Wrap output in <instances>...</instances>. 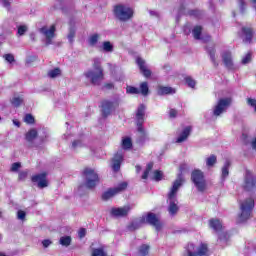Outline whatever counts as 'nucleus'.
<instances>
[{"label":"nucleus","mask_w":256,"mask_h":256,"mask_svg":"<svg viewBox=\"0 0 256 256\" xmlns=\"http://www.w3.org/2000/svg\"><path fill=\"white\" fill-rule=\"evenodd\" d=\"M25 177H27V172H20V173H19V179H20V180L25 179Z\"/></svg>","instance_id":"59"},{"label":"nucleus","mask_w":256,"mask_h":256,"mask_svg":"<svg viewBox=\"0 0 256 256\" xmlns=\"http://www.w3.org/2000/svg\"><path fill=\"white\" fill-rule=\"evenodd\" d=\"M127 189V182H122L118 184L114 188L108 189L106 192L102 194L103 201H108V199H111V197H115V195H119V193H122V191H125Z\"/></svg>","instance_id":"10"},{"label":"nucleus","mask_w":256,"mask_h":256,"mask_svg":"<svg viewBox=\"0 0 256 256\" xmlns=\"http://www.w3.org/2000/svg\"><path fill=\"white\" fill-rule=\"evenodd\" d=\"M153 179L154 181H161V179H163V172L156 170L153 173Z\"/></svg>","instance_id":"42"},{"label":"nucleus","mask_w":256,"mask_h":256,"mask_svg":"<svg viewBox=\"0 0 256 256\" xmlns=\"http://www.w3.org/2000/svg\"><path fill=\"white\" fill-rule=\"evenodd\" d=\"M222 63L229 71L235 69V63L233 62V53L230 50H225L221 53Z\"/></svg>","instance_id":"13"},{"label":"nucleus","mask_w":256,"mask_h":256,"mask_svg":"<svg viewBox=\"0 0 256 256\" xmlns=\"http://www.w3.org/2000/svg\"><path fill=\"white\" fill-rule=\"evenodd\" d=\"M139 93L143 95L144 97H147L149 95V84L147 82H142L140 84Z\"/></svg>","instance_id":"27"},{"label":"nucleus","mask_w":256,"mask_h":256,"mask_svg":"<svg viewBox=\"0 0 256 256\" xmlns=\"http://www.w3.org/2000/svg\"><path fill=\"white\" fill-rule=\"evenodd\" d=\"M254 7L256 8V0H252Z\"/></svg>","instance_id":"64"},{"label":"nucleus","mask_w":256,"mask_h":256,"mask_svg":"<svg viewBox=\"0 0 256 256\" xmlns=\"http://www.w3.org/2000/svg\"><path fill=\"white\" fill-rule=\"evenodd\" d=\"M83 145V140H75L72 143V149H79Z\"/></svg>","instance_id":"48"},{"label":"nucleus","mask_w":256,"mask_h":256,"mask_svg":"<svg viewBox=\"0 0 256 256\" xmlns=\"http://www.w3.org/2000/svg\"><path fill=\"white\" fill-rule=\"evenodd\" d=\"M184 81L186 85H188V87H190L191 89H195V85H197V81H195V79H193L191 76H186L184 78Z\"/></svg>","instance_id":"33"},{"label":"nucleus","mask_w":256,"mask_h":256,"mask_svg":"<svg viewBox=\"0 0 256 256\" xmlns=\"http://www.w3.org/2000/svg\"><path fill=\"white\" fill-rule=\"evenodd\" d=\"M133 147V142L131 141V138L129 137H124L122 139V149H131Z\"/></svg>","instance_id":"29"},{"label":"nucleus","mask_w":256,"mask_h":256,"mask_svg":"<svg viewBox=\"0 0 256 256\" xmlns=\"http://www.w3.org/2000/svg\"><path fill=\"white\" fill-rule=\"evenodd\" d=\"M61 75V69L54 68L48 72V77H51V79H55V77H59Z\"/></svg>","instance_id":"35"},{"label":"nucleus","mask_w":256,"mask_h":256,"mask_svg":"<svg viewBox=\"0 0 256 256\" xmlns=\"http://www.w3.org/2000/svg\"><path fill=\"white\" fill-rule=\"evenodd\" d=\"M85 235H87V230L85 228H81L79 231H78V237L80 239H83V237H85Z\"/></svg>","instance_id":"52"},{"label":"nucleus","mask_w":256,"mask_h":256,"mask_svg":"<svg viewBox=\"0 0 256 256\" xmlns=\"http://www.w3.org/2000/svg\"><path fill=\"white\" fill-rule=\"evenodd\" d=\"M209 225L214 231H221V229H223V224H221L219 219H211Z\"/></svg>","instance_id":"26"},{"label":"nucleus","mask_w":256,"mask_h":256,"mask_svg":"<svg viewBox=\"0 0 256 256\" xmlns=\"http://www.w3.org/2000/svg\"><path fill=\"white\" fill-rule=\"evenodd\" d=\"M183 174H179L177 179L173 182L172 187L168 193V211L171 215H176L177 211H179V206H177V192L181 189V185H183Z\"/></svg>","instance_id":"1"},{"label":"nucleus","mask_w":256,"mask_h":256,"mask_svg":"<svg viewBox=\"0 0 256 256\" xmlns=\"http://www.w3.org/2000/svg\"><path fill=\"white\" fill-rule=\"evenodd\" d=\"M201 40H203L204 43H209V41H211V35L203 36Z\"/></svg>","instance_id":"57"},{"label":"nucleus","mask_w":256,"mask_h":256,"mask_svg":"<svg viewBox=\"0 0 256 256\" xmlns=\"http://www.w3.org/2000/svg\"><path fill=\"white\" fill-rule=\"evenodd\" d=\"M247 103L250 107H252V109H254L256 113V100L254 98H248Z\"/></svg>","instance_id":"49"},{"label":"nucleus","mask_w":256,"mask_h":256,"mask_svg":"<svg viewBox=\"0 0 256 256\" xmlns=\"http://www.w3.org/2000/svg\"><path fill=\"white\" fill-rule=\"evenodd\" d=\"M158 95H175L177 90L171 86H158Z\"/></svg>","instance_id":"21"},{"label":"nucleus","mask_w":256,"mask_h":256,"mask_svg":"<svg viewBox=\"0 0 256 256\" xmlns=\"http://www.w3.org/2000/svg\"><path fill=\"white\" fill-rule=\"evenodd\" d=\"M242 34L244 35V43H253V37L255 35V32L253 31V28L251 27H242L241 29Z\"/></svg>","instance_id":"20"},{"label":"nucleus","mask_w":256,"mask_h":256,"mask_svg":"<svg viewBox=\"0 0 256 256\" xmlns=\"http://www.w3.org/2000/svg\"><path fill=\"white\" fill-rule=\"evenodd\" d=\"M238 3L240 5V9L243 13V11H245V0H238Z\"/></svg>","instance_id":"56"},{"label":"nucleus","mask_w":256,"mask_h":256,"mask_svg":"<svg viewBox=\"0 0 256 256\" xmlns=\"http://www.w3.org/2000/svg\"><path fill=\"white\" fill-rule=\"evenodd\" d=\"M256 186V177L253 176V173L250 171H246V176H245V185L244 188L246 191H251L253 187Z\"/></svg>","instance_id":"19"},{"label":"nucleus","mask_w":256,"mask_h":256,"mask_svg":"<svg viewBox=\"0 0 256 256\" xmlns=\"http://www.w3.org/2000/svg\"><path fill=\"white\" fill-rule=\"evenodd\" d=\"M194 39L197 41L201 40V33H203V27L201 26H195L192 30Z\"/></svg>","instance_id":"28"},{"label":"nucleus","mask_w":256,"mask_h":256,"mask_svg":"<svg viewBox=\"0 0 256 256\" xmlns=\"http://www.w3.org/2000/svg\"><path fill=\"white\" fill-rule=\"evenodd\" d=\"M92 256H107V253L103 251V248L94 249Z\"/></svg>","instance_id":"40"},{"label":"nucleus","mask_w":256,"mask_h":256,"mask_svg":"<svg viewBox=\"0 0 256 256\" xmlns=\"http://www.w3.org/2000/svg\"><path fill=\"white\" fill-rule=\"evenodd\" d=\"M136 63L139 67L140 73L143 75V77H145L146 79H149V77H151L152 72L150 69L147 68V63L145 62V60L141 57H138L136 59Z\"/></svg>","instance_id":"14"},{"label":"nucleus","mask_w":256,"mask_h":256,"mask_svg":"<svg viewBox=\"0 0 256 256\" xmlns=\"http://www.w3.org/2000/svg\"><path fill=\"white\" fill-rule=\"evenodd\" d=\"M169 117H170V119H175V117H177V110L171 109L169 111Z\"/></svg>","instance_id":"53"},{"label":"nucleus","mask_w":256,"mask_h":256,"mask_svg":"<svg viewBox=\"0 0 256 256\" xmlns=\"http://www.w3.org/2000/svg\"><path fill=\"white\" fill-rule=\"evenodd\" d=\"M149 253V245H142L141 247H140V249H139V254L141 255V256H145V255H147Z\"/></svg>","instance_id":"41"},{"label":"nucleus","mask_w":256,"mask_h":256,"mask_svg":"<svg viewBox=\"0 0 256 256\" xmlns=\"http://www.w3.org/2000/svg\"><path fill=\"white\" fill-rule=\"evenodd\" d=\"M251 52H248L245 57L242 59V65H247V63H251Z\"/></svg>","instance_id":"45"},{"label":"nucleus","mask_w":256,"mask_h":256,"mask_svg":"<svg viewBox=\"0 0 256 256\" xmlns=\"http://www.w3.org/2000/svg\"><path fill=\"white\" fill-rule=\"evenodd\" d=\"M152 170H153V163L150 162L146 166V169H145V171H144V173L142 175V179H147L149 177L150 171H152Z\"/></svg>","instance_id":"36"},{"label":"nucleus","mask_w":256,"mask_h":256,"mask_svg":"<svg viewBox=\"0 0 256 256\" xmlns=\"http://www.w3.org/2000/svg\"><path fill=\"white\" fill-rule=\"evenodd\" d=\"M180 171H181V173H183V171H185V164H182V165L180 166Z\"/></svg>","instance_id":"61"},{"label":"nucleus","mask_w":256,"mask_h":256,"mask_svg":"<svg viewBox=\"0 0 256 256\" xmlns=\"http://www.w3.org/2000/svg\"><path fill=\"white\" fill-rule=\"evenodd\" d=\"M59 243L63 247H69V245H71V236H62L59 240Z\"/></svg>","instance_id":"32"},{"label":"nucleus","mask_w":256,"mask_h":256,"mask_svg":"<svg viewBox=\"0 0 256 256\" xmlns=\"http://www.w3.org/2000/svg\"><path fill=\"white\" fill-rule=\"evenodd\" d=\"M25 33H27V26H25V25L18 26L17 34L20 36H23V35H25Z\"/></svg>","instance_id":"46"},{"label":"nucleus","mask_w":256,"mask_h":256,"mask_svg":"<svg viewBox=\"0 0 256 256\" xmlns=\"http://www.w3.org/2000/svg\"><path fill=\"white\" fill-rule=\"evenodd\" d=\"M19 169H21V163L15 162L12 164L11 171L15 172V171H19Z\"/></svg>","instance_id":"51"},{"label":"nucleus","mask_w":256,"mask_h":256,"mask_svg":"<svg viewBox=\"0 0 256 256\" xmlns=\"http://www.w3.org/2000/svg\"><path fill=\"white\" fill-rule=\"evenodd\" d=\"M113 13L118 21H122L123 23H125L126 21L133 19V15L135 12L129 6L117 4L114 6Z\"/></svg>","instance_id":"5"},{"label":"nucleus","mask_w":256,"mask_h":256,"mask_svg":"<svg viewBox=\"0 0 256 256\" xmlns=\"http://www.w3.org/2000/svg\"><path fill=\"white\" fill-rule=\"evenodd\" d=\"M13 125H15L16 127H21V123L19 122V120H13Z\"/></svg>","instance_id":"60"},{"label":"nucleus","mask_w":256,"mask_h":256,"mask_svg":"<svg viewBox=\"0 0 256 256\" xmlns=\"http://www.w3.org/2000/svg\"><path fill=\"white\" fill-rule=\"evenodd\" d=\"M75 29L71 28L68 34V40L70 41V43H73V39H75Z\"/></svg>","instance_id":"50"},{"label":"nucleus","mask_w":256,"mask_h":256,"mask_svg":"<svg viewBox=\"0 0 256 256\" xmlns=\"http://www.w3.org/2000/svg\"><path fill=\"white\" fill-rule=\"evenodd\" d=\"M3 5H4V7H7V9H10L11 2H9V0H3Z\"/></svg>","instance_id":"58"},{"label":"nucleus","mask_w":256,"mask_h":256,"mask_svg":"<svg viewBox=\"0 0 256 256\" xmlns=\"http://www.w3.org/2000/svg\"><path fill=\"white\" fill-rule=\"evenodd\" d=\"M3 58L5 61H7V63H15V56L11 53L5 54Z\"/></svg>","instance_id":"43"},{"label":"nucleus","mask_w":256,"mask_h":256,"mask_svg":"<svg viewBox=\"0 0 256 256\" xmlns=\"http://www.w3.org/2000/svg\"><path fill=\"white\" fill-rule=\"evenodd\" d=\"M191 180L200 193H203V191L207 189V181L205 180V174L203 171L199 169L192 171Z\"/></svg>","instance_id":"8"},{"label":"nucleus","mask_w":256,"mask_h":256,"mask_svg":"<svg viewBox=\"0 0 256 256\" xmlns=\"http://www.w3.org/2000/svg\"><path fill=\"white\" fill-rule=\"evenodd\" d=\"M104 89H107L108 91H111V89H115V85L113 83H105Z\"/></svg>","instance_id":"54"},{"label":"nucleus","mask_w":256,"mask_h":256,"mask_svg":"<svg viewBox=\"0 0 256 256\" xmlns=\"http://www.w3.org/2000/svg\"><path fill=\"white\" fill-rule=\"evenodd\" d=\"M99 34H92L89 37L88 43L90 45V47H95V45H97V43H99Z\"/></svg>","instance_id":"31"},{"label":"nucleus","mask_w":256,"mask_h":256,"mask_svg":"<svg viewBox=\"0 0 256 256\" xmlns=\"http://www.w3.org/2000/svg\"><path fill=\"white\" fill-rule=\"evenodd\" d=\"M24 121H25V123L32 125V123H35V118L31 114H26L24 117Z\"/></svg>","instance_id":"44"},{"label":"nucleus","mask_w":256,"mask_h":256,"mask_svg":"<svg viewBox=\"0 0 256 256\" xmlns=\"http://www.w3.org/2000/svg\"><path fill=\"white\" fill-rule=\"evenodd\" d=\"M121 163H123V150L118 151L112 159L113 171H119L121 169Z\"/></svg>","instance_id":"18"},{"label":"nucleus","mask_w":256,"mask_h":256,"mask_svg":"<svg viewBox=\"0 0 256 256\" xmlns=\"http://www.w3.org/2000/svg\"><path fill=\"white\" fill-rule=\"evenodd\" d=\"M215 163H217V156H215V155H211L210 157H208L206 159V165L208 167H213V165H215Z\"/></svg>","instance_id":"38"},{"label":"nucleus","mask_w":256,"mask_h":256,"mask_svg":"<svg viewBox=\"0 0 256 256\" xmlns=\"http://www.w3.org/2000/svg\"><path fill=\"white\" fill-rule=\"evenodd\" d=\"M191 135V126L185 127L180 135L178 136L176 143H183V141H187V138Z\"/></svg>","instance_id":"22"},{"label":"nucleus","mask_w":256,"mask_h":256,"mask_svg":"<svg viewBox=\"0 0 256 256\" xmlns=\"http://www.w3.org/2000/svg\"><path fill=\"white\" fill-rule=\"evenodd\" d=\"M13 107H19L23 103V99L20 97H14L11 99Z\"/></svg>","instance_id":"39"},{"label":"nucleus","mask_w":256,"mask_h":256,"mask_svg":"<svg viewBox=\"0 0 256 256\" xmlns=\"http://www.w3.org/2000/svg\"><path fill=\"white\" fill-rule=\"evenodd\" d=\"M25 217H27V213H25V211L19 210L17 212V219H19L20 221H25Z\"/></svg>","instance_id":"47"},{"label":"nucleus","mask_w":256,"mask_h":256,"mask_svg":"<svg viewBox=\"0 0 256 256\" xmlns=\"http://www.w3.org/2000/svg\"><path fill=\"white\" fill-rule=\"evenodd\" d=\"M115 107H117V103H113L109 101L102 102L101 111H102L103 117H109V115H111Z\"/></svg>","instance_id":"15"},{"label":"nucleus","mask_w":256,"mask_h":256,"mask_svg":"<svg viewBox=\"0 0 256 256\" xmlns=\"http://www.w3.org/2000/svg\"><path fill=\"white\" fill-rule=\"evenodd\" d=\"M136 171L139 173V171H141V166H136Z\"/></svg>","instance_id":"63"},{"label":"nucleus","mask_w":256,"mask_h":256,"mask_svg":"<svg viewBox=\"0 0 256 256\" xmlns=\"http://www.w3.org/2000/svg\"><path fill=\"white\" fill-rule=\"evenodd\" d=\"M206 50L208 52V55L210 57V60L213 66L219 67V62H217V57H216L217 50L215 48H211V49L206 48Z\"/></svg>","instance_id":"23"},{"label":"nucleus","mask_w":256,"mask_h":256,"mask_svg":"<svg viewBox=\"0 0 256 256\" xmlns=\"http://www.w3.org/2000/svg\"><path fill=\"white\" fill-rule=\"evenodd\" d=\"M93 68L95 70H88L84 73V77L89 79L91 85L99 86L103 79H105V73H103V66H101V61L95 59L93 63Z\"/></svg>","instance_id":"2"},{"label":"nucleus","mask_w":256,"mask_h":256,"mask_svg":"<svg viewBox=\"0 0 256 256\" xmlns=\"http://www.w3.org/2000/svg\"><path fill=\"white\" fill-rule=\"evenodd\" d=\"M102 49L105 53H113V44L109 41H104L102 44Z\"/></svg>","instance_id":"34"},{"label":"nucleus","mask_w":256,"mask_h":256,"mask_svg":"<svg viewBox=\"0 0 256 256\" xmlns=\"http://www.w3.org/2000/svg\"><path fill=\"white\" fill-rule=\"evenodd\" d=\"M227 241H229V234L227 232H221L218 234V245L225 247V245H227Z\"/></svg>","instance_id":"24"},{"label":"nucleus","mask_w":256,"mask_h":256,"mask_svg":"<svg viewBox=\"0 0 256 256\" xmlns=\"http://www.w3.org/2000/svg\"><path fill=\"white\" fill-rule=\"evenodd\" d=\"M145 109V105L140 104L136 110V124L139 133L138 143L140 145H143L145 141H149V135L145 131V128H143V123H145Z\"/></svg>","instance_id":"3"},{"label":"nucleus","mask_w":256,"mask_h":256,"mask_svg":"<svg viewBox=\"0 0 256 256\" xmlns=\"http://www.w3.org/2000/svg\"><path fill=\"white\" fill-rule=\"evenodd\" d=\"M231 103H233L231 98H222L218 100L217 104L213 108V117H221L223 113L227 112V109H229Z\"/></svg>","instance_id":"9"},{"label":"nucleus","mask_w":256,"mask_h":256,"mask_svg":"<svg viewBox=\"0 0 256 256\" xmlns=\"http://www.w3.org/2000/svg\"><path fill=\"white\" fill-rule=\"evenodd\" d=\"M37 137V130L31 129L26 133V141L28 143H32V141Z\"/></svg>","instance_id":"30"},{"label":"nucleus","mask_w":256,"mask_h":256,"mask_svg":"<svg viewBox=\"0 0 256 256\" xmlns=\"http://www.w3.org/2000/svg\"><path fill=\"white\" fill-rule=\"evenodd\" d=\"M208 251L207 244H201L198 248L193 243L187 246L188 256H207Z\"/></svg>","instance_id":"11"},{"label":"nucleus","mask_w":256,"mask_h":256,"mask_svg":"<svg viewBox=\"0 0 256 256\" xmlns=\"http://www.w3.org/2000/svg\"><path fill=\"white\" fill-rule=\"evenodd\" d=\"M253 207H255V200L253 198H248L240 203L239 223H244V221L251 218Z\"/></svg>","instance_id":"6"},{"label":"nucleus","mask_w":256,"mask_h":256,"mask_svg":"<svg viewBox=\"0 0 256 256\" xmlns=\"http://www.w3.org/2000/svg\"><path fill=\"white\" fill-rule=\"evenodd\" d=\"M126 93H128L130 95H139V88H137L135 86H127Z\"/></svg>","instance_id":"37"},{"label":"nucleus","mask_w":256,"mask_h":256,"mask_svg":"<svg viewBox=\"0 0 256 256\" xmlns=\"http://www.w3.org/2000/svg\"><path fill=\"white\" fill-rule=\"evenodd\" d=\"M149 223L155 227L156 231H161V220L154 213H148L146 216H143L141 219L133 221L131 225L128 227L129 231H135V229H139L143 223Z\"/></svg>","instance_id":"4"},{"label":"nucleus","mask_w":256,"mask_h":256,"mask_svg":"<svg viewBox=\"0 0 256 256\" xmlns=\"http://www.w3.org/2000/svg\"><path fill=\"white\" fill-rule=\"evenodd\" d=\"M189 13H190V15H196L197 14L196 10H190Z\"/></svg>","instance_id":"62"},{"label":"nucleus","mask_w":256,"mask_h":256,"mask_svg":"<svg viewBox=\"0 0 256 256\" xmlns=\"http://www.w3.org/2000/svg\"><path fill=\"white\" fill-rule=\"evenodd\" d=\"M229 167H231V162L229 160H226L222 167V174H221L222 181H225V179L229 177Z\"/></svg>","instance_id":"25"},{"label":"nucleus","mask_w":256,"mask_h":256,"mask_svg":"<svg viewBox=\"0 0 256 256\" xmlns=\"http://www.w3.org/2000/svg\"><path fill=\"white\" fill-rule=\"evenodd\" d=\"M51 240H49V239H46V240H43L42 241V245H43V247L45 248V249H47V247H49V245H51Z\"/></svg>","instance_id":"55"},{"label":"nucleus","mask_w":256,"mask_h":256,"mask_svg":"<svg viewBox=\"0 0 256 256\" xmlns=\"http://www.w3.org/2000/svg\"><path fill=\"white\" fill-rule=\"evenodd\" d=\"M84 185L87 189H95L99 184V175L94 169L86 168L83 171Z\"/></svg>","instance_id":"7"},{"label":"nucleus","mask_w":256,"mask_h":256,"mask_svg":"<svg viewBox=\"0 0 256 256\" xmlns=\"http://www.w3.org/2000/svg\"><path fill=\"white\" fill-rule=\"evenodd\" d=\"M131 208H129V206H124L121 208H111L110 210V215H112V217H127V215H129V211Z\"/></svg>","instance_id":"16"},{"label":"nucleus","mask_w":256,"mask_h":256,"mask_svg":"<svg viewBox=\"0 0 256 256\" xmlns=\"http://www.w3.org/2000/svg\"><path fill=\"white\" fill-rule=\"evenodd\" d=\"M55 31H57L55 24L50 26V28L43 26L39 29V33H41L46 38V45H51L53 43V39L55 38Z\"/></svg>","instance_id":"12"},{"label":"nucleus","mask_w":256,"mask_h":256,"mask_svg":"<svg viewBox=\"0 0 256 256\" xmlns=\"http://www.w3.org/2000/svg\"><path fill=\"white\" fill-rule=\"evenodd\" d=\"M32 182L37 183L40 189H44V187H47L48 185L47 174L41 173V174L32 176Z\"/></svg>","instance_id":"17"}]
</instances>
